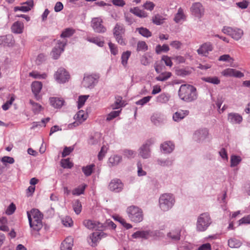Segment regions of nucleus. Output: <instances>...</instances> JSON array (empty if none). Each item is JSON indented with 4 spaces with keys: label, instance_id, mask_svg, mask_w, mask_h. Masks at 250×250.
<instances>
[{
    "label": "nucleus",
    "instance_id": "nucleus-3",
    "mask_svg": "<svg viewBox=\"0 0 250 250\" xmlns=\"http://www.w3.org/2000/svg\"><path fill=\"white\" fill-rule=\"evenodd\" d=\"M212 223V220L208 212L201 214L197 218L196 229L197 231H206Z\"/></svg>",
    "mask_w": 250,
    "mask_h": 250
},
{
    "label": "nucleus",
    "instance_id": "nucleus-4",
    "mask_svg": "<svg viewBox=\"0 0 250 250\" xmlns=\"http://www.w3.org/2000/svg\"><path fill=\"white\" fill-rule=\"evenodd\" d=\"M173 195L170 193H165L159 198V206L162 210L167 211L171 209L175 204Z\"/></svg>",
    "mask_w": 250,
    "mask_h": 250
},
{
    "label": "nucleus",
    "instance_id": "nucleus-20",
    "mask_svg": "<svg viewBox=\"0 0 250 250\" xmlns=\"http://www.w3.org/2000/svg\"><path fill=\"white\" fill-rule=\"evenodd\" d=\"M42 84L41 82L35 81L32 83L31 89L36 100H39L41 96L39 95L42 88Z\"/></svg>",
    "mask_w": 250,
    "mask_h": 250
},
{
    "label": "nucleus",
    "instance_id": "nucleus-23",
    "mask_svg": "<svg viewBox=\"0 0 250 250\" xmlns=\"http://www.w3.org/2000/svg\"><path fill=\"white\" fill-rule=\"evenodd\" d=\"M87 118V115L85 114L84 111L83 110H80L74 116V119H76L78 122H75L72 124H70L69 126H77Z\"/></svg>",
    "mask_w": 250,
    "mask_h": 250
},
{
    "label": "nucleus",
    "instance_id": "nucleus-11",
    "mask_svg": "<svg viewBox=\"0 0 250 250\" xmlns=\"http://www.w3.org/2000/svg\"><path fill=\"white\" fill-rule=\"evenodd\" d=\"M208 130L206 128H200L195 131L193 139L197 143H202L208 136Z\"/></svg>",
    "mask_w": 250,
    "mask_h": 250
},
{
    "label": "nucleus",
    "instance_id": "nucleus-28",
    "mask_svg": "<svg viewBox=\"0 0 250 250\" xmlns=\"http://www.w3.org/2000/svg\"><path fill=\"white\" fill-rule=\"evenodd\" d=\"M51 105L56 108H60L64 104V101L61 98L52 97L50 98Z\"/></svg>",
    "mask_w": 250,
    "mask_h": 250
},
{
    "label": "nucleus",
    "instance_id": "nucleus-19",
    "mask_svg": "<svg viewBox=\"0 0 250 250\" xmlns=\"http://www.w3.org/2000/svg\"><path fill=\"white\" fill-rule=\"evenodd\" d=\"M22 6H15L14 8V11L17 12L21 11L23 12H26L30 11L34 5L33 0H29L22 3Z\"/></svg>",
    "mask_w": 250,
    "mask_h": 250
},
{
    "label": "nucleus",
    "instance_id": "nucleus-61",
    "mask_svg": "<svg viewBox=\"0 0 250 250\" xmlns=\"http://www.w3.org/2000/svg\"><path fill=\"white\" fill-rule=\"evenodd\" d=\"M151 98L152 97L150 96L145 97L142 99L139 100V101H137L136 102V104L137 105H144V104L148 103L150 100Z\"/></svg>",
    "mask_w": 250,
    "mask_h": 250
},
{
    "label": "nucleus",
    "instance_id": "nucleus-34",
    "mask_svg": "<svg viewBox=\"0 0 250 250\" xmlns=\"http://www.w3.org/2000/svg\"><path fill=\"white\" fill-rule=\"evenodd\" d=\"M122 158L118 155H114L109 158V163L110 166H115L118 165L122 161Z\"/></svg>",
    "mask_w": 250,
    "mask_h": 250
},
{
    "label": "nucleus",
    "instance_id": "nucleus-26",
    "mask_svg": "<svg viewBox=\"0 0 250 250\" xmlns=\"http://www.w3.org/2000/svg\"><path fill=\"white\" fill-rule=\"evenodd\" d=\"M88 239L91 240V242H89V245L93 247H95L97 246L98 243L101 240L100 237L99 236V234H98V232H94L92 233L88 237ZM88 241L89 240H88Z\"/></svg>",
    "mask_w": 250,
    "mask_h": 250
},
{
    "label": "nucleus",
    "instance_id": "nucleus-42",
    "mask_svg": "<svg viewBox=\"0 0 250 250\" xmlns=\"http://www.w3.org/2000/svg\"><path fill=\"white\" fill-rule=\"evenodd\" d=\"M172 75L170 72H165L162 73L159 76L156 78V80L158 81H165L169 79Z\"/></svg>",
    "mask_w": 250,
    "mask_h": 250
},
{
    "label": "nucleus",
    "instance_id": "nucleus-35",
    "mask_svg": "<svg viewBox=\"0 0 250 250\" xmlns=\"http://www.w3.org/2000/svg\"><path fill=\"white\" fill-rule=\"evenodd\" d=\"M94 167L95 165L92 164L85 167H83L82 170L84 175L87 177L91 175L93 171Z\"/></svg>",
    "mask_w": 250,
    "mask_h": 250
},
{
    "label": "nucleus",
    "instance_id": "nucleus-57",
    "mask_svg": "<svg viewBox=\"0 0 250 250\" xmlns=\"http://www.w3.org/2000/svg\"><path fill=\"white\" fill-rule=\"evenodd\" d=\"M61 166L64 168H71L73 164L69 161V159H65L62 160Z\"/></svg>",
    "mask_w": 250,
    "mask_h": 250
},
{
    "label": "nucleus",
    "instance_id": "nucleus-58",
    "mask_svg": "<svg viewBox=\"0 0 250 250\" xmlns=\"http://www.w3.org/2000/svg\"><path fill=\"white\" fill-rule=\"evenodd\" d=\"M88 97L89 96L88 95H83L79 96L78 101V108L79 109L81 108L84 105V103Z\"/></svg>",
    "mask_w": 250,
    "mask_h": 250
},
{
    "label": "nucleus",
    "instance_id": "nucleus-12",
    "mask_svg": "<svg viewBox=\"0 0 250 250\" xmlns=\"http://www.w3.org/2000/svg\"><path fill=\"white\" fill-rule=\"evenodd\" d=\"M151 144L150 141H147L139 148V155L144 159H147L150 156V146Z\"/></svg>",
    "mask_w": 250,
    "mask_h": 250
},
{
    "label": "nucleus",
    "instance_id": "nucleus-9",
    "mask_svg": "<svg viewBox=\"0 0 250 250\" xmlns=\"http://www.w3.org/2000/svg\"><path fill=\"white\" fill-rule=\"evenodd\" d=\"M91 25L96 33H104L106 31V28L103 25V21L100 17L92 18Z\"/></svg>",
    "mask_w": 250,
    "mask_h": 250
},
{
    "label": "nucleus",
    "instance_id": "nucleus-64",
    "mask_svg": "<svg viewBox=\"0 0 250 250\" xmlns=\"http://www.w3.org/2000/svg\"><path fill=\"white\" fill-rule=\"evenodd\" d=\"M16 209V207L15 205L13 203H12L6 209V213L7 215H11L14 212Z\"/></svg>",
    "mask_w": 250,
    "mask_h": 250
},
{
    "label": "nucleus",
    "instance_id": "nucleus-47",
    "mask_svg": "<svg viewBox=\"0 0 250 250\" xmlns=\"http://www.w3.org/2000/svg\"><path fill=\"white\" fill-rule=\"evenodd\" d=\"M86 185L83 184L77 188L74 189L72 191V194L74 195H80L84 193Z\"/></svg>",
    "mask_w": 250,
    "mask_h": 250
},
{
    "label": "nucleus",
    "instance_id": "nucleus-29",
    "mask_svg": "<svg viewBox=\"0 0 250 250\" xmlns=\"http://www.w3.org/2000/svg\"><path fill=\"white\" fill-rule=\"evenodd\" d=\"M189 114L188 110H180L176 112L173 115V119L175 122H179Z\"/></svg>",
    "mask_w": 250,
    "mask_h": 250
},
{
    "label": "nucleus",
    "instance_id": "nucleus-46",
    "mask_svg": "<svg viewBox=\"0 0 250 250\" xmlns=\"http://www.w3.org/2000/svg\"><path fill=\"white\" fill-rule=\"evenodd\" d=\"M131 55V52L130 51H126L124 52L122 54L121 60L122 64L123 66H125L127 63V61Z\"/></svg>",
    "mask_w": 250,
    "mask_h": 250
},
{
    "label": "nucleus",
    "instance_id": "nucleus-41",
    "mask_svg": "<svg viewBox=\"0 0 250 250\" xmlns=\"http://www.w3.org/2000/svg\"><path fill=\"white\" fill-rule=\"evenodd\" d=\"M29 76L37 79H45L47 74L45 73L40 74L39 72L34 71L29 73Z\"/></svg>",
    "mask_w": 250,
    "mask_h": 250
},
{
    "label": "nucleus",
    "instance_id": "nucleus-53",
    "mask_svg": "<svg viewBox=\"0 0 250 250\" xmlns=\"http://www.w3.org/2000/svg\"><path fill=\"white\" fill-rule=\"evenodd\" d=\"M87 41L90 42L94 43L100 47L103 46L104 44V42L98 38H88Z\"/></svg>",
    "mask_w": 250,
    "mask_h": 250
},
{
    "label": "nucleus",
    "instance_id": "nucleus-40",
    "mask_svg": "<svg viewBox=\"0 0 250 250\" xmlns=\"http://www.w3.org/2000/svg\"><path fill=\"white\" fill-rule=\"evenodd\" d=\"M242 161L240 156L235 155H232L230 157V165L231 167L237 166Z\"/></svg>",
    "mask_w": 250,
    "mask_h": 250
},
{
    "label": "nucleus",
    "instance_id": "nucleus-25",
    "mask_svg": "<svg viewBox=\"0 0 250 250\" xmlns=\"http://www.w3.org/2000/svg\"><path fill=\"white\" fill-rule=\"evenodd\" d=\"M73 246V239L71 237H67L62 243L61 250H72Z\"/></svg>",
    "mask_w": 250,
    "mask_h": 250
},
{
    "label": "nucleus",
    "instance_id": "nucleus-59",
    "mask_svg": "<svg viewBox=\"0 0 250 250\" xmlns=\"http://www.w3.org/2000/svg\"><path fill=\"white\" fill-rule=\"evenodd\" d=\"M218 61L232 63L234 60L229 55L225 54L220 56L218 59Z\"/></svg>",
    "mask_w": 250,
    "mask_h": 250
},
{
    "label": "nucleus",
    "instance_id": "nucleus-51",
    "mask_svg": "<svg viewBox=\"0 0 250 250\" xmlns=\"http://www.w3.org/2000/svg\"><path fill=\"white\" fill-rule=\"evenodd\" d=\"M228 245L232 248H238L241 246V243L235 238H231L228 240Z\"/></svg>",
    "mask_w": 250,
    "mask_h": 250
},
{
    "label": "nucleus",
    "instance_id": "nucleus-10",
    "mask_svg": "<svg viewBox=\"0 0 250 250\" xmlns=\"http://www.w3.org/2000/svg\"><path fill=\"white\" fill-rule=\"evenodd\" d=\"M55 80L59 83H64L69 79V75L63 68H60L54 74Z\"/></svg>",
    "mask_w": 250,
    "mask_h": 250
},
{
    "label": "nucleus",
    "instance_id": "nucleus-32",
    "mask_svg": "<svg viewBox=\"0 0 250 250\" xmlns=\"http://www.w3.org/2000/svg\"><path fill=\"white\" fill-rule=\"evenodd\" d=\"M148 230V237L153 238L154 239H157L164 236V234L163 232L159 230Z\"/></svg>",
    "mask_w": 250,
    "mask_h": 250
},
{
    "label": "nucleus",
    "instance_id": "nucleus-62",
    "mask_svg": "<svg viewBox=\"0 0 250 250\" xmlns=\"http://www.w3.org/2000/svg\"><path fill=\"white\" fill-rule=\"evenodd\" d=\"M63 225L65 227H70L73 225V221L72 219L68 216H66L62 220Z\"/></svg>",
    "mask_w": 250,
    "mask_h": 250
},
{
    "label": "nucleus",
    "instance_id": "nucleus-39",
    "mask_svg": "<svg viewBox=\"0 0 250 250\" xmlns=\"http://www.w3.org/2000/svg\"><path fill=\"white\" fill-rule=\"evenodd\" d=\"M185 19V16L184 14L183 11L181 8H179L178 12L175 14L174 21L176 23H179L182 20Z\"/></svg>",
    "mask_w": 250,
    "mask_h": 250
},
{
    "label": "nucleus",
    "instance_id": "nucleus-38",
    "mask_svg": "<svg viewBox=\"0 0 250 250\" xmlns=\"http://www.w3.org/2000/svg\"><path fill=\"white\" fill-rule=\"evenodd\" d=\"M157 164L162 167H169L172 165L173 160L169 158L167 159H158Z\"/></svg>",
    "mask_w": 250,
    "mask_h": 250
},
{
    "label": "nucleus",
    "instance_id": "nucleus-56",
    "mask_svg": "<svg viewBox=\"0 0 250 250\" xmlns=\"http://www.w3.org/2000/svg\"><path fill=\"white\" fill-rule=\"evenodd\" d=\"M120 112L121 110L111 111L107 115L106 120L107 121H110L114 119L119 115Z\"/></svg>",
    "mask_w": 250,
    "mask_h": 250
},
{
    "label": "nucleus",
    "instance_id": "nucleus-31",
    "mask_svg": "<svg viewBox=\"0 0 250 250\" xmlns=\"http://www.w3.org/2000/svg\"><path fill=\"white\" fill-rule=\"evenodd\" d=\"M129 11L139 18H145L147 16V13L145 11L141 10L138 7L130 8Z\"/></svg>",
    "mask_w": 250,
    "mask_h": 250
},
{
    "label": "nucleus",
    "instance_id": "nucleus-49",
    "mask_svg": "<svg viewBox=\"0 0 250 250\" xmlns=\"http://www.w3.org/2000/svg\"><path fill=\"white\" fill-rule=\"evenodd\" d=\"M203 80L206 82L214 84H218L220 83V80L217 77H208L204 78Z\"/></svg>",
    "mask_w": 250,
    "mask_h": 250
},
{
    "label": "nucleus",
    "instance_id": "nucleus-36",
    "mask_svg": "<svg viewBox=\"0 0 250 250\" xmlns=\"http://www.w3.org/2000/svg\"><path fill=\"white\" fill-rule=\"evenodd\" d=\"M136 31L142 36L146 38H149L152 36L151 32L146 28L143 27L136 28Z\"/></svg>",
    "mask_w": 250,
    "mask_h": 250
},
{
    "label": "nucleus",
    "instance_id": "nucleus-2",
    "mask_svg": "<svg viewBox=\"0 0 250 250\" xmlns=\"http://www.w3.org/2000/svg\"><path fill=\"white\" fill-rule=\"evenodd\" d=\"M30 227L35 231H39L42 227V214L36 208L27 212Z\"/></svg>",
    "mask_w": 250,
    "mask_h": 250
},
{
    "label": "nucleus",
    "instance_id": "nucleus-13",
    "mask_svg": "<svg viewBox=\"0 0 250 250\" xmlns=\"http://www.w3.org/2000/svg\"><path fill=\"white\" fill-rule=\"evenodd\" d=\"M108 187L111 191L119 192L123 189L124 184L120 179H114L110 182Z\"/></svg>",
    "mask_w": 250,
    "mask_h": 250
},
{
    "label": "nucleus",
    "instance_id": "nucleus-37",
    "mask_svg": "<svg viewBox=\"0 0 250 250\" xmlns=\"http://www.w3.org/2000/svg\"><path fill=\"white\" fill-rule=\"evenodd\" d=\"M75 33V30L72 28H67L65 29L61 34V37L62 38H70Z\"/></svg>",
    "mask_w": 250,
    "mask_h": 250
},
{
    "label": "nucleus",
    "instance_id": "nucleus-27",
    "mask_svg": "<svg viewBox=\"0 0 250 250\" xmlns=\"http://www.w3.org/2000/svg\"><path fill=\"white\" fill-rule=\"evenodd\" d=\"M23 23L20 21L15 22L11 26L12 31L16 34H21L23 32Z\"/></svg>",
    "mask_w": 250,
    "mask_h": 250
},
{
    "label": "nucleus",
    "instance_id": "nucleus-14",
    "mask_svg": "<svg viewBox=\"0 0 250 250\" xmlns=\"http://www.w3.org/2000/svg\"><path fill=\"white\" fill-rule=\"evenodd\" d=\"M212 50V44L210 42H207L202 44L197 49V52L199 55L207 57L209 52Z\"/></svg>",
    "mask_w": 250,
    "mask_h": 250
},
{
    "label": "nucleus",
    "instance_id": "nucleus-1",
    "mask_svg": "<svg viewBox=\"0 0 250 250\" xmlns=\"http://www.w3.org/2000/svg\"><path fill=\"white\" fill-rule=\"evenodd\" d=\"M178 95L182 100L188 103L191 102L197 98L196 88L190 84H182L179 89Z\"/></svg>",
    "mask_w": 250,
    "mask_h": 250
},
{
    "label": "nucleus",
    "instance_id": "nucleus-44",
    "mask_svg": "<svg viewBox=\"0 0 250 250\" xmlns=\"http://www.w3.org/2000/svg\"><path fill=\"white\" fill-rule=\"evenodd\" d=\"M169 50V47L168 45L164 44L162 46L160 44L156 46L155 51L158 54H161L162 52H167Z\"/></svg>",
    "mask_w": 250,
    "mask_h": 250
},
{
    "label": "nucleus",
    "instance_id": "nucleus-15",
    "mask_svg": "<svg viewBox=\"0 0 250 250\" xmlns=\"http://www.w3.org/2000/svg\"><path fill=\"white\" fill-rule=\"evenodd\" d=\"M83 224L89 229H95L100 231L104 230L103 224L100 222H96L90 220H85L83 221Z\"/></svg>",
    "mask_w": 250,
    "mask_h": 250
},
{
    "label": "nucleus",
    "instance_id": "nucleus-6",
    "mask_svg": "<svg viewBox=\"0 0 250 250\" xmlns=\"http://www.w3.org/2000/svg\"><path fill=\"white\" fill-rule=\"evenodd\" d=\"M126 212L130 220L135 223H140L144 218L143 212L141 208L135 206H131L126 209Z\"/></svg>",
    "mask_w": 250,
    "mask_h": 250
},
{
    "label": "nucleus",
    "instance_id": "nucleus-7",
    "mask_svg": "<svg viewBox=\"0 0 250 250\" xmlns=\"http://www.w3.org/2000/svg\"><path fill=\"white\" fill-rule=\"evenodd\" d=\"M67 42V41L66 39L57 41L56 46L53 48L51 52V55L54 59L57 60L60 57L61 54L64 51Z\"/></svg>",
    "mask_w": 250,
    "mask_h": 250
},
{
    "label": "nucleus",
    "instance_id": "nucleus-21",
    "mask_svg": "<svg viewBox=\"0 0 250 250\" xmlns=\"http://www.w3.org/2000/svg\"><path fill=\"white\" fill-rule=\"evenodd\" d=\"M228 120L232 124H240L242 122L243 117L238 113L231 112L228 115Z\"/></svg>",
    "mask_w": 250,
    "mask_h": 250
},
{
    "label": "nucleus",
    "instance_id": "nucleus-48",
    "mask_svg": "<svg viewBox=\"0 0 250 250\" xmlns=\"http://www.w3.org/2000/svg\"><path fill=\"white\" fill-rule=\"evenodd\" d=\"M29 103L32 106V110L35 114L38 113L42 109V106L38 103L34 102L33 100H30Z\"/></svg>",
    "mask_w": 250,
    "mask_h": 250
},
{
    "label": "nucleus",
    "instance_id": "nucleus-16",
    "mask_svg": "<svg viewBox=\"0 0 250 250\" xmlns=\"http://www.w3.org/2000/svg\"><path fill=\"white\" fill-rule=\"evenodd\" d=\"M222 74L225 77H234L241 78L244 75L241 72L233 68H227L222 72Z\"/></svg>",
    "mask_w": 250,
    "mask_h": 250
},
{
    "label": "nucleus",
    "instance_id": "nucleus-22",
    "mask_svg": "<svg viewBox=\"0 0 250 250\" xmlns=\"http://www.w3.org/2000/svg\"><path fill=\"white\" fill-rule=\"evenodd\" d=\"M96 80V78L93 75L84 76L83 81V84L85 87L92 88L94 86Z\"/></svg>",
    "mask_w": 250,
    "mask_h": 250
},
{
    "label": "nucleus",
    "instance_id": "nucleus-54",
    "mask_svg": "<svg viewBox=\"0 0 250 250\" xmlns=\"http://www.w3.org/2000/svg\"><path fill=\"white\" fill-rule=\"evenodd\" d=\"M14 100L15 96L14 95H12L10 100L7 101L5 104H4L2 105V109L4 111L7 110L9 108L10 106L12 104Z\"/></svg>",
    "mask_w": 250,
    "mask_h": 250
},
{
    "label": "nucleus",
    "instance_id": "nucleus-8",
    "mask_svg": "<svg viewBox=\"0 0 250 250\" xmlns=\"http://www.w3.org/2000/svg\"><path fill=\"white\" fill-rule=\"evenodd\" d=\"M222 32L237 41L241 39L243 35V31L242 29L231 27H224Z\"/></svg>",
    "mask_w": 250,
    "mask_h": 250
},
{
    "label": "nucleus",
    "instance_id": "nucleus-60",
    "mask_svg": "<svg viewBox=\"0 0 250 250\" xmlns=\"http://www.w3.org/2000/svg\"><path fill=\"white\" fill-rule=\"evenodd\" d=\"M155 5V4L150 1H147L145 3L143 7L146 10L151 11L153 10Z\"/></svg>",
    "mask_w": 250,
    "mask_h": 250
},
{
    "label": "nucleus",
    "instance_id": "nucleus-30",
    "mask_svg": "<svg viewBox=\"0 0 250 250\" xmlns=\"http://www.w3.org/2000/svg\"><path fill=\"white\" fill-rule=\"evenodd\" d=\"M132 237L133 238H143L145 239H148V230L137 231L132 234Z\"/></svg>",
    "mask_w": 250,
    "mask_h": 250
},
{
    "label": "nucleus",
    "instance_id": "nucleus-52",
    "mask_svg": "<svg viewBox=\"0 0 250 250\" xmlns=\"http://www.w3.org/2000/svg\"><path fill=\"white\" fill-rule=\"evenodd\" d=\"M73 208L75 212L77 214H80L82 208L81 203L78 200L75 201L73 205Z\"/></svg>",
    "mask_w": 250,
    "mask_h": 250
},
{
    "label": "nucleus",
    "instance_id": "nucleus-24",
    "mask_svg": "<svg viewBox=\"0 0 250 250\" xmlns=\"http://www.w3.org/2000/svg\"><path fill=\"white\" fill-rule=\"evenodd\" d=\"M175 146L171 141H166L161 145V149L164 153H170L174 150Z\"/></svg>",
    "mask_w": 250,
    "mask_h": 250
},
{
    "label": "nucleus",
    "instance_id": "nucleus-33",
    "mask_svg": "<svg viewBox=\"0 0 250 250\" xmlns=\"http://www.w3.org/2000/svg\"><path fill=\"white\" fill-rule=\"evenodd\" d=\"M170 96L167 93H163L158 96L156 98V102L161 104L167 103L169 100Z\"/></svg>",
    "mask_w": 250,
    "mask_h": 250
},
{
    "label": "nucleus",
    "instance_id": "nucleus-55",
    "mask_svg": "<svg viewBox=\"0 0 250 250\" xmlns=\"http://www.w3.org/2000/svg\"><path fill=\"white\" fill-rule=\"evenodd\" d=\"M190 74V71L186 69L181 68L176 70V74L183 77L189 75Z\"/></svg>",
    "mask_w": 250,
    "mask_h": 250
},
{
    "label": "nucleus",
    "instance_id": "nucleus-43",
    "mask_svg": "<svg viewBox=\"0 0 250 250\" xmlns=\"http://www.w3.org/2000/svg\"><path fill=\"white\" fill-rule=\"evenodd\" d=\"M165 20V18L159 14H157L153 16L152 19L153 23L156 25L162 24L164 23Z\"/></svg>",
    "mask_w": 250,
    "mask_h": 250
},
{
    "label": "nucleus",
    "instance_id": "nucleus-18",
    "mask_svg": "<svg viewBox=\"0 0 250 250\" xmlns=\"http://www.w3.org/2000/svg\"><path fill=\"white\" fill-rule=\"evenodd\" d=\"M181 231L180 228L172 229L167 233V237L173 242L179 241L181 239Z\"/></svg>",
    "mask_w": 250,
    "mask_h": 250
},
{
    "label": "nucleus",
    "instance_id": "nucleus-45",
    "mask_svg": "<svg viewBox=\"0 0 250 250\" xmlns=\"http://www.w3.org/2000/svg\"><path fill=\"white\" fill-rule=\"evenodd\" d=\"M137 51H146L148 50V46L145 41H140L137 42Z\"/></svg>",
    "mask_w": 250,
    "mask_h": 250
},
{
    "label": "nucleus",
    "instance_id": "nucleus-50",
    "mask_svg": "<svg viewBox=\"0 0 250 250\" xmlns=\"http://www.w3.org/2000/svg\"><path fill=\"white\" fill-rule=\"evenodd\" d=\"M116 99V101L111 105L113 109H118L123 105L122 101V98L121 96H118Z\"/></svg>",
    "mask_w": 250,
    "mask_h": 250
},
{
    "label": "nucleus",
    "instance_id": "nucleus-63",
    "mask_svg": "<svg viewBox=\"0 0 250 250\" xmlns=\"http://www.w3.org/2000/svg\"><path fill=\"white\" fill-rule=\"evenodd\" d=\"M1 162L3 163L5 165L6 163L12 164L14 163V159L9 156H4L1 158Z\"/></svg>",
    "mask_w": 250,
    "mask_h": 250
},
{
    "label": "nucleus",
    "instance_id": "nucleus-5",
    "mask_svg": "<svg viewBox=\"0 0 250 250\" xmlns=\"http://www.w3.org/2000/svg\"><path fill=\"white\" fill-rule=\"evenodd\" d=\"M113 37L116 41L120 45L124 46L126 44V41L124 38L125 32L124 25L120 22L117 23L112 30Z\"/></svg>",
    "mask_w": 250,
    "mask_h": 250
},
{
    "label": "nucleus",
    "instance_id": "nucleus-17",
    "mask_svg": "<svg viewBox=\"0 0 250 250\" xmlns=\"http://www.w3.org/2000/svg\"><path fill=\"white\" fill-rule=\"evenodd\" d=\"M191 11L192 15L198 18H201L204 14L203 6L200 2L193 3L191 7Z\"/></svg>",
    "mask_w": 250,
    "mask_h": 250
}]
</instances>
